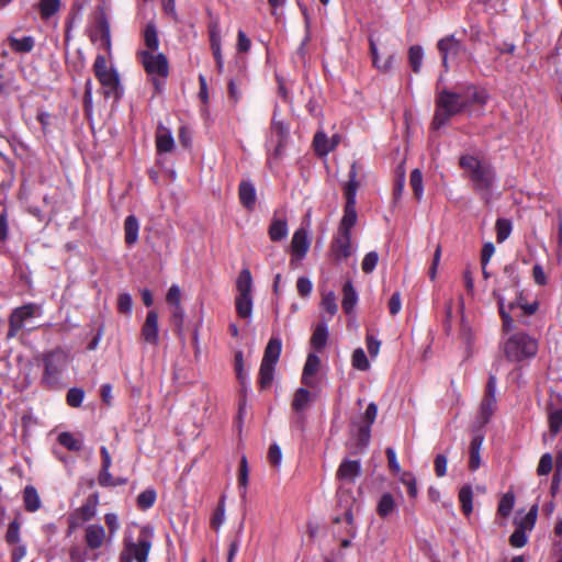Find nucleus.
Masks as SVG:
<instances>
[{"mask_svg": "<svg viewBox=\"0 0 562 562\" xmlns=\"http://www.w3.org/2000/svg\"><path fill=\"white\" fill-rule=\"evenodd\" d=\"M140 61L149 76L166 78L169 74V64L165 54L142 50L138 53Z\"/></svg>", "mask_w": 562, "mask_h": 562, "instance_id": "9d476101", "label": "nucleus"}, {"mask_svg": "<svg viewBox=\"0 0 562 562\" xmlns=\"http://www.w3.org/2000/svg\"><path fill=\"white\" fill-rule=\"evenodd\" d=\"M113 70V68L108 67L106 58L103 55H98L94 59L93 64V71L94 76L102 77L103 75L108 74L109 71Z\"/></svg>", "mask_w": 562, "mask_h": 562, "instance_id": "bf43d9fd", "label": "nucleus"}, {"mask_svg": "<svg viewBox=\"0 0 562 562\" xmlns=\"http://www.w3.org/2000/svg\"><path fill=\"white\" fill-rule=\"evenodd\" d=\"M235 371L237 379L241 383V385H245L246 382V373L244 372V362H243V353L241 351H238L235 355Z\"/></svg>", "mask_w": 562, "mask_h": 562, "instance_id": "69168bd1", "label": "nucleus"}, {"mask_svg": "<svg viewBox=\"0 0 562 562\" xmlns=\"http://www.w3.org/2000/svg\"><path fill=\"white\" fill-rule=\"evenodd\" d=\"M104 520L109 529V538L112 539L120 529L119 517L113 513H109L105 515Z\"/></svg>", "mask_w": 562, "mask_h": 562, "instance_id": "680f3d73", "label": "nucleus"}, {"mask_svg": "<svg viewBox=\"0 0 562 562\" xmlns=\"http://www.w3.org/2000/svg\"><path fill=\"white\" fill-rule=\"evenodd\" d=\"M330 251L336 261L346 260L353 252L351 233L338 231L330 244Z\"/></svg>", "mask_w": 562, "mask_h": 562, "instance_id": "f8f14e48", "label": "nucleus"}, {"mask_svg": "<svg viewBox=\"0 0 562 562\" xmlns=\"http://www.w3.org/2000/svg\"><path fill=\"white\" fill-rule=\"evenodd\" d=\"M97 79L101 83L105 97H114L115 99L120 97V79L117 72L114 69L103 75L102 77H98Z\"/></svg>", "mask_w": 562, "mask_h": 562, "instance_id": "6ab92c4d", "label": "nucleus"}, {"mask_svg": "<svg viewBox=\"0 0 562 562\" xmlns=\"http://www.w3.org/2000/svg\"><path fill=\"white\" fill-rule=\"evenodd\" d=\"M313 145L315 151L319 156H326L336 147V143H330L329 138L326 136L324 132H317L315 134Z\"/></svg>", "mask_w": 562, "mask_h": 562, "instance_id": "c756f323", "label": "nucleus"}, {"mask_svg": "<svg viewBox=\"0 0 562 562\" xmlns=\"http://www.w3.org/2000/svg\"><path fill=\"white\" fill-rule=\"evenodd\" d=\"M271 130L278 136V145H277L276 151H274V154L278 156L281 154L283 146H284V142L286 140V138L289 136V126L285 125L283 122L277 120V115L274 114L273 120H272Z\"/></svg>", "mask_w": 562, "mask_h": 562, "instance_id": "bb28decb", "label": "nucleus"}, {"mask_svg": "<svg viewBox=\"0 0 562 562\" xmlns=\"http://www.w3.org/2000/svg\"><path fill=\"white\" fill-rule=\"evenodd\" d=\"M527 541H528L527 532L517 527H516L515 531L512 533V536L509 537V543L514 548H521L527 543Z\"/></svg>", "mask_w": 562, "mask_h": 562, "instance_id": "052dcab7", "label": "nucleus"}, {"mask_svg": "<svg viewBox=\"0 0 562 562\" xmlns=\"http://www.w3.org/2000/svg\"><path fill=\"white\" fill-rule=\"evenodd\" d=\"M411 187L417 200L423 198L424 186H423V175L419 169H414L411 173L409 179Z\"/></svg>", "mask_w": 562, "mask_h": 562, "instance_id": "49530a36", "label": "nucleus"}, {"mask_svg": "<svg viewBox=\"0 0 562 562\" xmlns=\"http://www.w3.org/2000/svg\"><path fill=\"white\" fill-rule=\"evenodd\" d=\"M342 294H344L342 302H341L342 308H344L345 313L350 314L353 311V308L356 307L357 302H358V293L355 290L351 281H347L344 284Z\"/></svg>", "mask_w": 562, "mask_h": 562, "instance_id": "393cba45", "label": "nucleus"}, {"mask_svg": "<svg viewBox=\"0 0 562 562\" xmlns=\"http://www.w3.org/2000/svg\"><path fill=\"white\" fill-rule=\"evenodd\" d=\"M268 460L271 465L279 468L282 461V452L277 443H272L269 448Z\"/></svg>", "mask_w": 562, "mask_h": 562, "instance_id": "e2e57ef3", "label": "nucleus"}, {"mask_svg": "<svg viewBox=\"0 0 562 562\" xmlns=\"http://www.w3.org/2000/svg\"><path fill=\"white\" fill-rule=\"evenodd\" d=\"M24 506L27 512H36L41 508V498L36 488L32 485H27L23 491Z\"/></svg>", "mask_w": 562, "mask_h": 562, "instance_id": "c85d7f7f", "label": "nucleus"}, {"mask_svg": "<svg viewBox=\"0 0 562 562\" xmlns=\"http://www.w3.org/2000/svg\"><path fill=\"white\" fill-rule=\"evenodd\" d=\"M41 313L42 307L35 303H29L14 308L9 317V330L7 334L8 338L15 337L24 327L27 319L40 316Z\"/></svg>", "mask_w": 562, "mask_h": 562, "instance_id": "1a4fd4ad", "label": "nucleus"}, {"mask_svg": "<svg viewBox=\"0 0 562 562\" xmlns=\"http://www.w3.org/2000/svg\"><path fill=\"white\" fill-rule=\"evenodd\" d=\"M503 351L509 361L520 362L536 356L538 342L524 333L515 334L503 342Z\"/></svg>", "mask_w": 562, "mask_h": 562, "instance_id": "7ed1b4c3", "label": "nucleus"}, {"mask_svg": "<svg viewBox=\"0 0 562 562\" xmlns=\"http://www.w3.org/2000/svg\"><path fill=\"white\" fill-rule=\"evenodd\" d=\"M553 469V457L551 453L547 452L541 456L538 467L537 474L539 476L548 475Z\"/></svg>", "mask_w": 562, "mask_h": 562, "instance_id": "603ef678", "label": "nucleus"}, {"mask_svg": "<svg viewBox=\"0 0 562 562\" xmlns=\"http://www.w3.org/2000/svg\"><path fill=\"white\" fill-rule=\"evenodd\" d=\"M282 342L280 338L272 337L265 349L259 370V383L262 389H267L273 381L274 367L280 358Z\"/></svg>", "mask_w": 562, "mask_h": 562, "instance_id": "423d86ee", "label": "nucleus"}, {"mask_svg": "<svg viewBox=\"0 0 562 562\" xmlns=\"http://www.w3.org/2000/svg\"><path fill=\"white\" fill-rule=\"evenodd\" d=\"M496 378L494 375H490L488 382L486 385V393L481 404V414L484 422H487L488 418L494 413L495 404H496Z\"/></svg>", "mask_w": 562, "mask_h": 562, "instance_id": "a211bd4d", "label": "nucleus"}, {"mask_svg": "<svg viewBox=\"0 0 562 562\" xmlns=\"http://www.w3.org/2000/svg\"><path fill=\"white\" fill-rule=\"evenodd\" d=\"M487 95L484 90L468 87L462 92L442 90L436 98V113L431 123L432 128L439 130L448 120L472 104H484Z\"/></svg>", "mask_w": 562, "mask_h": 562, "instance_id": "f257e3e1", "label": "nucleus"}, {"mask_svg": "<svg viewBox=\"0 0 562 562\" xmlns=\"http://www.w3.org/2000/svg\"><path fill=\"white\" fill-rule=\"evenodd\" d=\"M142 337L147 344L154 346L158 344V314L154 310L147 313L145 323L142 327Z\"/></svg>", "mask_w": 562, "mask_h": 562, "instance_id": "f3484780", "label": "nucleus"}, {"mask_svg": "<svg viewBox=\"0 0 562 562\" xmlns=\"http://www.w3.org/2000/svg\"><path fill=\"white\" fill-rule=\"evenodd\" d=\"M396 509V503L391 493H384L379 499L376 513L381 518H386Z\"/></svg>", "mask_w": 562, "mask_h": 562, "instance_id": "7c9ffc66", "label": "nucleus"}, {"mask_svg": "<svg viewBox=\"0 0 562 562\" xmlns=\"http://www.w3.org/2000/svg\"><path fill=\"white\" fill-rule=\"evenodd\" d=\"M98 497L92 496L89 501L79 507L70 517V529H75L80 522L89 521L95 516Z\"/></svg>", "mask_w": 562, "mask_h": 562, "instance_id": "dca6fc26", "label": "nucleus"}, {"mask_svg": "<svg viewBox=\"0 0 562 562\" xmlns=\"http://www.w3.org/2000/svg\"><path fill=\"white\" fill-rule=\"evenodd\" d=\"M85 398L83 390L72 387L67 393V404L71 407H79Z\"/></svg>", "mask_w": 562, "mask_h": 562, "instance_id": "5fc2aeb1", "label": "nucleus"}, {"mask_svg": "<svg viewBox=\"0 0 562 562\" xmlns=\"http://www.w3.org/2000/svg\"><path fill=\"white\" fill-rule=\"evenodd\" d=\"M356 178L357 170L356 165L353 164L349 171V181L345 187L346 205L342 218L338 227V231L346 233H351V228L355 226L357 222L356 194L359 183L357 182Z\"/></svg>", "mask_w": 562, "mask_h": 562, "instance_id": "39448f33", "label": "nucleus"}, {"mask_svg": "<svg viewBox=\"0 0 562 562\" xmlns=\"http://www.w3.org/2000/svg\"><path fill=\"white\" fill-rule=\"evenodd\" d=\"M20 537V526L16 521H12L9 524L5 539L9 543H16Z\"/></svg>", "mask_w": 562, "mask_h": 562, "instance_id": "338daca9", "label": "nucleus"}, {"mask_svg": "<svg viewBox=\"0 0 562 562\" xmlns=\"http://www.w3.org/2000/svg\"><path fill=\"white\" fill-rule=\"evenodd\" d=\"M369 43H370V52L372 55V61H373L374 67H376L380 71H383V72L389 71L392 67L393 56L391 55L385 60L381 61L379 58L375 41L373 40L372 36H370Z\"/></svg>", "mask_w": 562, "mask_h": 562, "instance_id": "f704fd0d", "label": "nucleus"}, {"mask_svg": "<svg viewBox=\"0 0 562 562\" xmlns=\"http://www.w3.org/2000/svg\"><path fill=\"white\" fill-rule=\"evenodd\" d=\"M459 502L463 514L469 516L473 510V491L470 485L461 487L459 492Z\"/></svg>", "mask_w": 562, "mask_h": 562, "instance_id": "c9c22d12", "label": "nucleus"}, {"mask_svg": "<svg viewBox=\"0 0 562 562\" xmlns=\"http://www.w3.org/2000/svg\"><path fill=\"white\" fill-rule=\"evenodd\" d=\"M133 301L128 293H121L117 297V310L120 313L130 315L132 312Z\"/></svg>", "mask_w": 562, "mask_h": 562, "instance_id": "4d7b16f0", "label": "nucleus"}, {"mask_svg": "<svg viewBox=\"0 0 562 562\" xmlns=\"http://www.w3.org/2000/svg\"><path fill=\"white\" fill-rule=\"evenodd\" d=\"M310 239L307 231L303 227L296 229L293 234L291 244H290V251L293 256V259L301 260L305 257L310 249Z\"/></svg>", "mask_w": 562, "mask_h": 562, "instance_id": "2eb2a0df", "label": "nucleus"}, {"mask_svg": "<svg viewBox=\"0 0 562 562\" xmlns=\"http://www.w3.org/2000/svg\"><path fill=\"white\" fill-rule=\"evenodd\" d=\"M516 307L521 308L524 311L525 315H532L538 310V303L537 302H533L530 304L522 303V297L519 296L515 302H510L508 304V310H506L503 300H501L499 301V314L503 319V329L505 331H510L514 328V319L510 316V312Z\"/></svg>", "mask_w": 562, "mask_h": 562, "instance_id": "9b49d317", "label": "nucleus"}, {"mask_svg": "<svg viewBox=\"0 0 562 562\" xmlns=\"http://www.w3.org/2000/svg\"><path fill=\"white\" fill-rule=\"evenodd\" d=\"M311 403V393L306 389L300 387L296 390L293 401L292 408L295 412H302L307 408Z\"/></svg>", "mask_w": 562, "mask_h": 562, "instance_id": "e433bc0d", "label": "nucleus"}, {"mask_svg": "<svg viewBox=\"0 0 562 562\" xmlns=\"http://www.w3.org/2000/svg\"><path fill=\"white\" fill-rule=\"evenodd\" d=\"M235 307L237 315L243 319H250L252 315V277L248 268L243 269L236 280Z\"/></svg>", "mask_w": 562, "mask_h": 562, "instance_id": "20e7f679", "label": "nucleus"}, {"mask_svg": "<svg viewBox=\"0 0 562 562\" xmlns=\"http://www.w3.org/2000/svg\"><path fill=\"white\" fill-rule=\"evenodd\" d=\"M447 457L443 454H438L435 459V472L438 477H442L447 473Z\"/></svg>", "mask_w": 562, "mask_h": 562, "instance_id": "774afa93", "label": "nucleus"}, {"mask_svg": "<svg viewBox=\"0 0 562 562\" xmlns=\"http://www.w3.org/2000/svg\"><path fill=\"white\" fill-rule=\"evenodd\" d=\"M379 261V255L376 251H370L368 252L361 263L362 271L364 273H371Z\"/></svg>", "mask_w": 562, "mask_h": 562, "instance_id": "6e6d98bb", "label": "nucleus"}, {"mask_svg": "<svg viewBox=\"0 0 562 562\" xmlns=\"http://www.w3.org/2000/svg\"><path fill=\"white\" fill-rule=\"evenodd\" d=\"M400 481L406 485L407 487V493L411 497H416L417 494H418V490H417V483H416V479L414 477V475L409 472H404L402 473L401 477H400Z\"/></svg>", "mask_w": 562, "mask_h": 562, "instance_id": "864d4df0", "label": "nucleus"}, {"mask_svg": "<svg viewBox=\"0 0 562 562\" xmlns=\"http://www.w3.org/2000/svg\"><path fill=\"white\" fill-rule=\"evenodd\" d=\"M549 429L553 436L562 429V408L553 409L549 413Z\"/></svg>", "mask_w": 562, "mask_h": 562, "instance_id": "3c124183", "label": "nucleus"}, {"mask_svg": "<svg viewBox=\"0 0 562 562\" xmlns=\"http://www.w3.org/2000/svg\"><path fill=\"white\" fill-rule=\"evenodd\" d=\"M496 240L498 243L505 241L512 233V223L506 218H498L496 221Z\"/></svg>", "mask_w": 562, "mask_h": 562, "instance_id": "de8ad7c7", "label": "nucleus"}, {"mask_svg": "<svg viewBox=\"0 0 562 562\" xmlns=\"http://www.w3.org/2000/svg\"><path fill=\"white\" fill-rule=\"evenodd\" d=\"M248 476L249 469L246 456H243L239 464V473H238V485L240 490V496L243 498L246 497L247 494V485H248Z\"/></svg>", "mask_w": 562, "mask_h": 562, "instance_id": "ea45409f", "label": "nucleus"}, {"mask_svg": "<svg viewBox=\"0 0 562 562\" xmlns=\"http://www.w3.org/2000/svg\"><path fill=\"white\" fill-rule=\"evenodd\" d=\"M180 299H181V292H180L179 286L176 284L171 285L170 289L168 290V293L166 296L167 302L170 305H172L173 307L178 308V305H181Z\"/></svg>", "mask_w": 562, "mask_h": 562, "instance_id": "0e129e2a", "label": "nucleus"}, {"mask_svg": "<svg viewBox=\"0 0 562 562\" xmlns=\"http://www.w3.org/2000/svg\"><path fill=\"white\" fill-rule=\"evenodd\" d=\"M352 367L357 370L366 371L370 368V362L361 348H357L351 357Z\"/></svg>", "mask_w": 562, "mask_h": 562, "instance_id": "09e8293b", "label": "nucleus"}, {"mask_svg": "<svg viewBox=\"0 0 562 562\" xmlns=\"http://www.w3.org/2000/svg\"><path fill=\"white\" fill-rule=\"evenodd\" d=\"M10 47L16 53H29L34 47V38L32 36H24L23 38L9 37Z\"/></svg>", "mask_w": 562, "mask_h": 562, "instance_id": "58836bf2", "label": "nucleus"}, {"mask_svg": "<svg viewBox=\"0 0 562 562\" xmlns=\"http://www.w3.org/2000/svg\"><path fill=\"white\" fill-rule=\"evenodd\" d=\"M175 140L171 132L162 126H159L156 133V148L159 154L172 151Z\"/></svg>", "mask_w": 562, "mask_h": 562, "instance_id": "412c9836", "label": "nucleus"}, {"mask_svg": "<svg viewBox=\"0 0 562 562\" xmlns=\"http://www.w3.org/2000/svg\"><path fill=\"white\" fill-rule=\"evenodd\" d=\"M238 195L240 203L247 209L252 210L256 204V190L251 182L243 181L239 184Z\"/></svg>", "mask_w": 562, "mask_h": 562, "instance_id": "5701e85b", "label": "nucleus"}, {"mask_svg": "<svg viewBox=\"0 0 562 562\" xmlns=\"http://www.w3.org/2000/svg\"><path fill=\"white\" fill-rule=\"evenodd\" d=\"M327 337H328L327 326L325 324H319L315 328V330L312 335L311 344L315 349L319 350L325 347V345L327 342Z\"/></svg>", "mask_w": 562, "mask_h": 562, "instance_id": "37998d69", "label": "nucleus"}, {"mask_svg": "<svg viewBox=\"0 0 562 562\" xmlns=\"http://www.w3.org/2000/svg\"><path fill=\"white\" fill-rule=\"evenodd\" d=\"M318 368H319V358L314 353H310L307 356L306 362L304 364L303 374H302V383L307 386L313 387L315 385L313 376L318 371Z\"/></svg>", "mask_w": 562, "mask_h": 562, "instance_id": "4be33fe9", "label": "nucleus"}, {"mask_svg": "<svg viewBox=\"0 0 562 562\" xmlns=\"http://www.w3.org/2000/svg\"><path fill=\"white\" fill-rule=\"evenodd\" d=\"M60 7V0H40V11L44 19L54 15Z\"/></svg>", "mask_w": 562, "mask_h": 562, "instance_id": "8fccbe9b", "label": "nucleus"}, {"mask_svg": "<svg viewBox=\"0 0 562 562\" xmlns=\"http://www.w3.org/2000/svg\"><path fill=\"white\" fill-rule=\"evenodd\" d=\"M423 59H424V50H423L422 46H419V45L412 46L408 50V60H409V65H411L413 71L415 74H418L420 71Z\"/></svg>", "mask_w": 562, "mask_h": 562, "instance_id": "79ce46f5", "label": "nucleus"}, {"mask_svg": "<svg viewBox=\"0 0 562 562\" xmlns=\"http://www.w3.org/2000/svg\"><path fill=\"white\" fill-rule=\"evenodd\" d=\"M92 40L100 41L101 45L109 50L111 47L110 24L103 13L98 18Z\"/></svg>", "mask_w": 562, "mask_h": 562, "instance_id": "aec40b11", "label": "nucleus"}, {"mask_svg": "<svg viewBox=\"0 0 562 562\" xmlns=\"http://www.w3.org/2000/svg\"><path fill=\"white\" fill-rule=\"evenodd\" d=\"M537 516L538 505L536 504L531 506L529 512L521 519L515 520L516 527L526 532L531 531L536 525Z\"/></svg>", "mask_w": 562, "mask_h": 562, "instance_id": "72a5a7b5", "label": "nucleus"}, {"mask_svg": "<svg viewBox=\"0 0 562 562\" xmlns=\"http://www.w3.org/2000/svg\"><path fill=\"white\" fill-rule=\"evenodd\" d=\"M515 495L512 492L504 494L498 503L497 513L503 517H508L514 508Z\"/></svg>", "mask_w": 562, "mask_h": 562, "instance_id": "a18cd8bd", "label": "nucleus"}, {"mask_svg": "<svg viewBox=\"0 0 562 562\" xmlns=\"http://www.w3.org/2000/svg\"><path fill=\"white\" fill-rule=\"evenodd\" d=\"M144 42L146 47L148 48V52L150 53H155L159 47L157 29L153 23H148L146 25L144 32Z\"/></svg>", "mask_w": 562, "mask_h": 562, "instance_id": "4c0bfd02", "label": "nucleus"}, {"mask_svg": "<svg viewBox=\"0 0 562 562\" xmlns=\"http://www.w3.org/2000/svg\"><path fill=\"white\" fill-rule=\"evenodd\" d=\"M437 48L441 55L442 66L449 69V63L453 61L462 49V44L453 35L441 38L437 43Z\"/></svg>", "mask_w": 562, "mask_h": 562, "instance_id": "ddd939ff", "label": "nucleus"}, {"mask_svg": "<svg viewBox=\"0 0 562 562\" xmlns=\"http://www.w3.org/2000/svg\"><path fill=\"white\" fill-rule=\"evenodd\" d=\"M139 224L134 215H128L124 222V237L128 246L134 245L138 239Z\"/></svg>", "mask_w": 562, "mask_h": 562, "instance_id": "a878e982", "label": "nucleus"}, {"mask_svg": "<svg viewBox=\"0 0 562 562\" xmlns=\"http://www.w3.org/2000/svg\"><path fill=\"white\" fill-rule=\"evenodd\" d=\"M57 440L63 447L70 451H79L82 448V440L67 431L60 432Z\"/></svg>", "mask_w": 562, "mask_h": 562, "instance_id": "a19ab883", "label": "nucleus"}, {"mask_svg": "<svg viewBox=\"0 0 562 562\" xmlns=\"http://www.w3.org/2000/svg\"><path fill=\"white\" fill-rule=\"evenodd\" d=\"M156 497H157V494H156L155 490L147 488V490L143 491L137 496L136 503H137L138 508H140L143 510L150 508L155 504Z\"/></svg>", "mask_w": 562, "mask_h": 562, "instance_id": "c03bdc74", "label": "nucleus"}, {"mask_svg": "<svg viewBox=\"0 0 562 562\" xmlns=\"http://www.w3.org/2000/svg\"><path fill=\"white\" fill-rule=\"evenodd\" d=\"M360 473L359 461H345L339 465L337 476L344 480H355Z\"/></svg>", "mask_w": 562, "mask_h": 562, "instance_id": "2f4dec72", "label": "nucleus"}, {"mask_svg": "<svg viewBox=\"0 0 562 562\" xmlns=\"http://www.w3.org/2000/svg\"><path fill=\"white\" fill-rule=\"evenodd\" d=\"M112 541L103 526L99 524L88 525L85 529V542L90 550L100 549Z\"/></svg>", "mask_w": 562, "mask_h": 562, "instance_id": "4468645a", "label": "nucleus"}, {"mask_svg": "<svg viewBox=\"0 0 562 562\" xmlns=\"http://www.w3.org/2000/svg\"><path fill=\"white\" fill-rule=\"evenodd\" d=\"M459 165L473 191L488 203L497 181L496 171L492 164L477 156L464 154L460 156Z\"/></svg>", "mask_w": 562, "mask_h": 562, "instance_id": "f03ea898", "label": "nucleus"}, {"mask_svg": "<svg viewBox=\"0 0 562 562\" xmlns=\"http://www.w3.org/2000/svg\"><path fill=\"white\" fill-rule=\"evenodd\" d=\"M151 548V537L143 529L137 541L125 540L124 549L121 553V562H147L148 553Z\"/></svg>", "mask_w": 562, "mask_h": 562, "instance_id": "0eeeda50", "label": "nucleus"}, {"mask_svg": "<svg viewBox=\"0 0 562 562\" xmlns=\"http://www.w3.org/2000/svg\"><path fill=\"white\" fill-rule=\"evenodd\" d=\"M288 223L285 218L274 216L269 226V237L272 241H280L288 235Z\"/></svg>", "mask_w": 562, "mask_h": 562, "instance_id": "b1692460", "label": "nucleus"}, {"mask_svg": "<svg viewBox=\"0 0 562 562\" xmlns=\"http://www.w3.org/2000/svg\"><path fill=\"white\" fill-rule=\"evenodd\" d=\"M67 366V355L63 350H54L44 357L43 382L48 386L58 384Z\"/></svg>", "mask_w": 562, "mask_h": 562, "instance_id": "6e6552de", "label": "nucleus"}, {"mask_svg": "<svg viewBox=\"0 0 562 562\" xmlns=\"http://www.w3.org/2000/svg\"><path fill=\"white\" fill-rule=\"evenodd\" d=\"M483 443V437L480 435H476L472 438L470 443V459H469V467L472 471H475L481 465V448Z\"/></svg>", "mask_w": 562, "mask_h": 562, "instance_id": "cd10ccee", "label": "nucleus"}, {"mask_svg": "<svg viewBox=\"0 0 562 562\" xmlns=\"http://www.w3.org/2000/svg\"><path fill=\"white\" fill-rule=\"evenodd\" d=\"M322 306L330 315H335L337 313L338 306L336 303V295L333 291L324 294L322 300Z\"/></svg>", "mask_w": 562, "mask_h": 562, "instance_id": "13d9d810", "label": "nucleus"}, {"mask_svg": "<svg viewBox=\"0 0 562 562\" xmlns=\"http://www.w3.org/2000/svg\"><path fill=\"white\" fill-rule=\"evenodd\" d=\"M345 521L346 522V535L350 538V539H353L356 536H357V527L355 525V518H353V514H352V509L350 506H347L346 507V510L344 513V516L340 517V516H336L334 519H333V522L334 524H340Z\"/></svg>", "mask_w": 562, "mask_h": 562, "instance_id": "473e14b6", "label": "nucleus"}]
</instances>
